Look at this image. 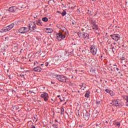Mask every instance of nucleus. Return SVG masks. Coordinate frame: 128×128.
<instances>
[{
  "mask_svg": "<svg viewBox=\"0 0 128 128\" xmlns=\"http://www.w3.org/2000/svg\"><path fill=\"white\" fill-rule=\"evenodd\" d=\"M28 32H36V22H32L30 24L28 28Z\"/></svg>",
  "mask_w": 128,
  "mask_h": 128,
  "instance_id": "f257e3e1",
  "label": "nucleus"
},
{
  "mask_svg": "<svg viewBox=\"0 0 128 128\" xmlns=\"http://www.w3.org/2000/svg\"><path fill=\"white\" fill-rule=\"evenodd\" d=\"M14 26V24H12L4 28L1 30V32H8L9 30H10Z\"/></svg>",
  "mask_w": 128,
  "mask_h": 128,
  "instance_id": "f03ea898",
  "label": "nucleus"
},
{
  "mask_svg": "<svg viewBox=\"0 0 128 128\" xmlns=\"http://www.w3.org/2000/svg\"><path fill=\"white\" fill-rule=\"evenodd\" d=\"M55 78L56 80H59V82H66V77L64 76L56 75Z\"/></svg>",
  "mask_w": 128,
  "mask_h": 128,
  "instance_id": "7ed1b4c3",
  "label": "nucleus"
},
{
  "mask_svg": "<svg viewBox=\"0 0 128 128\" xmlns=\"http://www.w3.org/2000/svg\"><path fill=\"white\" fill-rule=\"evenodd\" d=\"M28 27H22L19 28L18 32L19 34H24L26 32H28Z\"/></svg>",
  "mask_w": 128,
  "mask_h": 128,
  "instance_id": "20e7f679",
  "label": "nucleus"
},
{
  "mask_svg": "<svg viewBox=\"0 0 128 128\" xmlns=\"http://www.w3.org/2000/svg\"><path fill=\"white\" fill-rule=\"evenodd\" d=\"M56 38L58 40H64V38H66V35L62 34V32H59L56 34Z\"/></svg>",
  "mask_w": 128,
  "mask_h": 128,
  "instance_id": "39448f33",
  "label": "nucleus"
},
{
  "mask_svg": "<svg viewBox=\"0 0 128 128\" xmlns=\"http://www.w3.org/2000/svg\"><path fill=\"white\" fill-rule=\"evenodd\" d=\"M90 52L93 56H96L98 52V46H92L90 48Z\"/></svg>",
  "mask_w": 128,
  "mask_h": 128,
  "instance_id": "423d86ee",
  "label": "nucleus"
},
{
  "mask_svg": "<svg viewBox=\"0 0 128 128\" xmlns=\"http://www.w3.org/2000/svg\"><path fill=\"white\" fill-rule=\"evenodd\" d=\"M40 98H43L44 102H48L50 96H48V94L47 92H44L41 94Z\"/></svg>",
  "mask_w": 128,
  "mask_h": 128,
  "instance_id": "0eeeda50",
  "label": "nucleus"
},
{
  "mask_svg": "<svg viewBox=\"0 0 128 128\" xmlns=\"http://www.w3.org/2000/svg\"><path fill=\"white\" fill-rule=\"evenodd\" d=\"M83 38L84 40H86V42H84V44H86L88 42V38H90V35L88 34L86 32H84V34H83Z\"/></svg>",
  "mask_w": 128,
  "mask_h": 128,
  "instance_id": "6e6552de",
  "label": "nucleus"
},
{
  "mask_svg": "<svg viewBox=\"0 0 128 128\" xmlns=\"http://www.w3.org/2000/svg\"><path fill=\"white\" fill-rule=\"evenodd\" d=\"M110 36H111V38L114 40H118L120 38V36L118 34H114L113 35H110Z\"/></svg>",
  "mask_w": 128,
  "mask_h": 128,
  "instance_id": "1a4fd4ad",
  "label": "nucleus"
},
{
  "mask_svg": "<svg viewBox=\"0 0 128 128\" xmlns=\"http://www.w3.org/2000/svg\"><path fill=\"white\" fill-rule=\"evenodd\" d=\"M114 104L115 106H120V100H113L111 104Z\"/></svg>",
  "mask_w": 128,
  "mask_h": 128,
  "instance_id": "9d476101",
  "label": "nucleus"
},
{
  "mask_svg": "<svg viewBox=\"0 0 128 128\" xmlns=\"http://www.w3.org/2000/svg\"><path fill=\"white\" fill-rule=\"evenodd\" d=\"M105 92H108V94H110L111 96H114V92H112V90H110L109 89H106L105 90Z\"/></svg>",
  "mask_w": 128,
  "mask_h": 128,
  "instance_id": "9b49d317",
  "label": "nucleus"
},
{
  "mask_svg": "<svg viewBox=\"0 0 128 128\" xmlns=\"http://www.w3.org/2000/svg\"><path fill=\"white\" fill-rule=\"evenodd\" d=\"M84 118L86 120H88V118H90V113L86 112L84 115Z\"/></svg>",
  "mask_w": 128,
  "mask_h": 128,
  "instance_id": "f8f14e48",
  "label": "nucleus"
},
{
  "mask_svg": "<svg viewBox=\"0 0 128 128\" xmlns=\"http://www.w3.org/2000/svg\"><path fill=\"white\" fill-rule=\"evenodd\" d=\"M34 70L38 72H42V68L40 66L36 67L34 68Z\"/></svg>",
  "mask_w": 128,
  "mask_h": 128,
  "instance_id": "ddd939ff",
  "label": "nucleus"
},
{
  "mask_svg": "<svg viewBox=\"0 0 128 128\" xmlns=\"http://www.w3.org/2000/svg\"><path fill=\"white\" fill-rule=\"evenodd\" d=\"M20 11V9L18 8H16V6H13V12H18Z\"/></svg>",
  "mask_w": 128,
  "mask_h": 128,
  "instance_id": "4468645a",
  "label": "nucleus"
},
{
  "mask_svg": "<svg viewBox=\"0 0 128 128\" xmlns=\"http://www.w3.org/2000/svg\"><path fill=\"white\" fill-rule=\"evenodd\" d=\"M46 30H47V32L48 34H51V32H54V30L50 28H46Z\"/></svg>",
  "mask_w": 128,
  "mask_h": 128,
  "instance_id": "2eb2a0df",
  "label": "nucleus"
},
{
  "mask_svg": "<svg viewBox=\"0 0 128 128\" xmlns=\"http://www.w3.org/2000/svg\"><path fill=\"white\" fill-rule=\"evenodd\" d=\"M84 32H78V36L79 38H82L84 36Z\"/></svg>",
  "mask_w": 128,
  "mask_h": 128,
  "instance_id": "dca6fc26",
  "label": "nucleus"
},
{
  "mask_svg": "<svg viewBox=\"0 0 128 128\" xmlns=\"http://www.w3.org/2000/svg\"><path fill=\"white\" fill-rule=\"evenodd\" d=\"M60 58V56H58V54L55 55L54 57V60H58Z\"/></svg>",
  "mask_w": 128,
  "mask_h": 128,
  "instance_id": "f3484780",
  "label": "nucleus"
},
{
  "mask_svg": "<svg viewBox=\"0 0 128 128\" xmlns=\"http://www.w3.org/2000/svg\"><path fill=\"white\" fill-rule=\"evenodd\" d=\"M35 24H36L38 26H42V20H38L36 22Z\"/></svg>",
  "mask_w": 128,
  "mask_h": 128,
  "instance_id": "a211bd4d",
  "label": "nucleus"
},
{
  "mask_svg": "<svg viewBox=\"0 0 128 128\" xmlns=\"http://www.w3.org/2000/svg\"><path fill=\"white\" fill-rule=\"evenodd\" d=\"M92 28H93V30H98V25L94 24L92 26Z\"/></svg>",
  "mask_w": 128,
  "mask_h": 128,
  "instance_id": "6ab92c4d",
  "label": "nucleus"
},
{
  "mask_svg": "<svg viewBox=\"0 0 128 128\" xmlns=\"http://www.w3.org/2000/svg\"><path fill=\"white\" fill-rule=\"evenodd\" d=\"M85 98H90V91H87L85 94Z\"/></svg>",
  "mask_w": 128,
  "mask_h": 128,
  "instance_id": "aec40b11",
  "label": "nucleus"
},
{
  "mask_svg": "<svg viewBox=\"0 0 128 128\" xmlns=\"http://www.w3.org/2000/svg\"><path fill=\"white\" fill-rule=\"evenodd\" d=\"M5 14V11L4 10H1L0 11V16H4Z\"/></svg>",
  "mask_w": 128,
  "mask_h": 128,
  "instance_id": "412c9836",
  "label": "nucleus"
},
{
  "mask_svg": "<svg viewBox=\"0 0 128 128\" xmlns=\"http://www.w3.org/2000/svg\"><path fill=\"white\" fill-rule=\"evenodd\" d=\"M42 20L43 22H48V18H46V17H44V18H42Z\"/></svg>",
  "mask_w": 128,
  "mask_h": 128,
  "instance_id": "4be33fe9",
  "label": "nucleus"
},
{
  "mask_svg": "<svg viewBox=\"0 0 128 128\" xmlns=\"http://www.w3.org/2000/svg\"><path fill=\"white\" fill-rule=\"evenodd\" d=\"M115 126H118V128H120V122H115L114 123Z\"/></svg>",
  "mask_w": 128,
  "mask_h": 128,
  "instance_id": "5701e85b",
  "label": "nucleus"
},
{
  "mask_svg": "<svg viewBox=\"0 0 128 128\" xmlns=\"http://www.w3.org/2000/svg\"><path fill=\"white\" fill-rule=\"evenodd\" d=\"M9 12H14V6H12L9 8Z\"/></svg>",
  "mask_w": 128,
  "mask_h": 128,
  "instance_id": "b1692460",
  "label": "nucleus"
},
{
  "mask_svg": "<svg viewBox=\"0 0 128 128\" xmlns=\"http://www.w3.org/2000/svg\"><path fill=\"white\" fill-rule=\"evenodd\" d=\"M62 16H64L66 14V10H64L62 14Z\"/></svg>",
  "mask_w": 128,
  "mask_h": 128,
  "instance_id": "393cba45",
  "label": "nucleus"
},
{
  "mask_svg": "<svg viewBox=\"0 0 128 128\" xmlns=\"http://www.w3.org/2000/svg\"><path fill=\"white\" fill-rule=\"evenodd\" d=\"M64 108L61 107V114H64Z\"/></svg>",
  "mask_w": 128,
  "mask_h": 128,
  "instance_id": "a878e982",
  "label": "nucleus"
},
{
  "mask_svg": "<svg viewBox=\"0 0 128 128\" xmlns=\"http://www.w3.org/2000/svg\"><path fill=\"white\" fill-rule=\"evenodd\" d=\"M33 17L34 18H38V14L36 13L34 14L33 15Z\"/></svg>",
  "mask_w": 128,
  "mask_h": 128,
  "instance_id": "bb28decb",
  "label": "nucleus"
},
{
  "mask_svg": "<svg viewBox=\"0 0 128 128\" xmlns=\"http://www.w3.org/2000/svg\"><path fill=\"white\" fill-rule=\"evenodd\" d=\"M114 72H118V70H120V69L118 68H114Z\"/></svg>",
  "mask_w": 128,
  "mask_h": 128,
  "instance_id": "cd10ccee",
  "label": "nucleus"
},
{
  "mask_svg": "<svg viewBox=\"0 0 128 128\" xmlns=\"http://www.w3.org/2000/svg\"><path fill=\"white\" fill-rule=\"evenodd\" d=\"M124 99L126 100V102H128V96H124Z\"/></svg>",
  "mask_w": 128,
  "mask_h": 128,
  "instance_id": "c85d7f7f",
  "label": "nucleus"
},
{
  "mask_svg": "<svg viewBox=\"0 0 128 128\" xmlns=\"http://www.w3.org/2000/svg\"><path fill=\"white\" fill-rule=\"evenodd\" d=\"M96 104H100V100H96Z\"/></svg>",
  "mask_w": 128,
  "mask_h": 128,
  "instance_id": "c756f323",
  "label": "nucleus"
},
{
  "mask_svg": "<svg viewBox=\"0 0 128 128\" xmlns=\"http://www.w3.org/2000/svg\"><path fill=\"white\" fill-rule=\"evenodd\" d=\"M45 66H48V62H46L45 63Z\"/></svg>",
  "mask_w": 128,
  "mask_h": 128,
  "instance_id": "7c9ffc66",
  "label": "nucleus"
},
{
  "mask_svg": "<svg viewBox=\"0 0 128 128\" xmlns=\"http://www.w3.org/2000/svg\"><path fill=\"white\" fill-rule=\"evenodd\" d=\"M30 128H36V126L34 125H30Z\"/></svg>",
  "mask_w": 128,
  "mask_h": 128,
  "instance_id": "2f4dec72",
  "label": "nucleus"
},
{
  "mask_svg": "<svg viewBox=\"0 0 128 128\" xmlns=\"http://www.w3.org/2000/svg\"><path fill=\"white\" fill-rule=\"evenodd\" d=\"M126 106H128V102L127 101L126 102Z\"/></svg>",
  "mask_w": 128,
  "mask_h": 128,
  "instance_id": "473e14b6",
  "label": "nucleus"
},
{
  "mask_svg": "<svg viewBox=\"0 0 128 128\" xmlns=\"http://www.w3.org/2000/svg\"><path fill=\"white\" fill-rule=\"evenodd\" d=\"M122 60H124V58H122Z\"/></svg>",
  "mask_w": 128,
  "mask_h": 128,
  "instance_id": "72a5a7b5",
  "label": "nucleus"
},
{
  "mask_svg": "<svg viewBox=\"0 0 128 128\" xmlns=\"http://www.w3.org/2000/svg\"><path fill=\"white\" fill-rule=\"evenodd\" d=\"M57 96H58V98H60V95H58Z\"/></svg>",
  "mask_w": 128,
  "mask_h": 128,
  "instance_id": "f704fd0d",
  "label": "nucleus"
},
{
  "mask_svg": "<svg viewBox=\"0 0 128 128\" xmlns=\"http://www.w3.org/2000/svg\"><path fill=\"white\" fill-rule=\"evenodd\" d=\"M60 102H62V100L61 98H60Z\"/></svg>",
  "mask_w": 128,
  "mask_h": 128,
  "instance_id": "c9c22d12",
  "label": "nucleus"
},
{
  "mask_svg": "<svg viewBox=\"0 0 128 128\" xmlns=\"http://www.w3.org/2000/svg\"><path fill=\"white\" fill-rule=\"evenodd\" d=\"M72 24H74V22H72Z\"/></svg>",
  "mask_w": 128,
  "mask_h": 128,
  "instance_id": "e433bc0d",
  "label": "nucleus"
},
{
  "mask_svg": "<svg viewBox=\"0 0 128 128\" xmlns=\"http://www.w3.org/2000/svg\"><path fill=\"white\" fill-rule=\"evenodd\" d=\"M55 122H58V120H55Z\"/></svg>",
  "mask_w": 128,
  "mask_h": 128,
  "instance_id": "4c0bfd02",
  "label": "nucleus"
},
{
  "mask_svg": "<svg viewBox=\"0 0 128 128\" xmlns=\"http://www.w3.org/2000/svg\"><path fill=\"white\" fill-rule=\"evenodd\" d=\"M118 44H120V43L119 42H118Z\"/></svg>",
  "mask_w": 128,
  "mask_h": 128,
  "instance_id": "58836bf2",
  "label": "nucleus"
},
{
  "mask_svg": "<svg viewBox=\"0 0 128 128\" xmlns=\"http://www.w3.org/2000/svg\"><path fill=\"white\" fill-rule=\"evenodd\" d=\"M56 128H58V126H56V127H55Z\"/></svg>",
  "mask_w": 128,
  "mask_h": 128,
  "instance_id": "ea45409f",
  "label": "nucleus"
},
{
  "mask_svg": "<svg viewBox=\"0 0 128 128\" xmlns=\"http://www.w3.org/2000/svg\"><path fill=\"white\" fill-rule=\"evenodd\" d=\"M41 66H44V64H42Z\"/></svg>",
  "mask_w": 128,
  "mask_h": 128,
  "instance_id": "a19ab883",
  "label": "nucleus"
},
{
  "mask_svg": "<svg viewBox=\"0 0 128 128\" xmlns=\"http://www.w3.org/2000/svg\"><path fill=\"white\" fill-rule=\"evenodd\" d=\"M64 104H66V102Z\"/></svg>",
  "mask_w": 128,
  "mask_h": 128,
  "instance_id": "79ce46f5",
  "label": "nucleus"
},
{
  "mask_svg": "<svg viewBox=\"0 0 128 128\" xmlns=\"http://www.w3.org/2000/svg\"><path fill=\"white\" fill-rule=\"evenodd\" d=\"M116 66V65H114V66Z\"/></svg>",
  "mask_w": 128,
  "mask_h": 128,
  "instance_id": "37998d69",
  "label": "nucleus"
},
{
  "mask_svg": "<svg viewBox=\"0 0 128 128\" xmlns=\"http://www.w3.org/2000/svg\"><path fill=\"white\" fill-rule=\"evenodd\" d=\"M111 70H112V69H111Z\"/></svg>",
  "mask_w": 128,
  "mask_h": 128,
  "instance_id": "c03bdc74",
  "label": "nucleus"
},
{
  "mask_svg": "<svg viewBox=\"0 0 128 128\" xmlns=\"http://www.w3.org/2000/svg\"><path fill=\"white\" fill-rule=\"evenodd\" d=\"M62 100H64V98H62Z\"/></svg>",
  "mask_w": 128,
  "mask_h": 128,
  "instance_id": "a18cd8bd",
  "label": "nucleus"
}]
</instances>
